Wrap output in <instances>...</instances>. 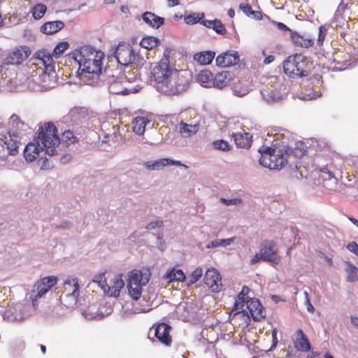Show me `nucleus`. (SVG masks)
I'll list each match as a JSON object with an SVG mask.
<instances>
[{
	"label": "nucleus",
	"mask_w": 358,
	"mask_h": 358,
	"mask_svg": "<svg viewBox=\"0 0 358 358\" xmlns=\"http://www.w3.org/2000/svg\"><path fill=\"white\" fill-rule=\"evenodd\" d=\"M172 50L166 48L164 57L152 72L150 83L159 92L166 95H175L185 92L190 81V73L187 70L178 71L172 67L169 57Z\"/></svg>",
	"instance_id": "nucleus-1"
},
{
	"label": "nucleus",
	"mask_w": 358,
	"mask_h": 358,
	"mask_svg": "<svg viewBox=\"0 0 358 358\" xmlns=\"http://www.w3.org/2000/svg\"><path fill=\"white\" fill-rule=\"evenodd\" d=\"M250 289L243 286L235 300L229 317L232 320H242L243 324L248 325L250 317L254 321H261L265 317V310L257 299L248 296Z\"/></svg>",
	"instance_id": "nucleus-2"
},
{
	"label": "nucleus",
	"mask_w": 358,
	"mask_h": 358,
	"mask_svg": "<svg viewBox=\"0 0 358 358\" xmlns=\"http://www.w3.org/2000/svg\"><path fill=\"white\" fill-rule=\"evenodd\" d=\"M262 155L259 164L270 170H280L287 164V157L292 153V148L284 142L275 143L271 147L262 146L259 149Z\"/></svg>",
	"instance_id": "nucleus-3"
},
{
	"label": "nucleus",
	"mask_w": 358,
	"mask_h": 358,
	"mask_svg": "<svg viewBox=\"0 0 358 358\" xmlns=\"http://www.w3.org/2000/svg\"><path fill=\"white\" fill-rule=\"evenodd\" d=\"M87 110L85 108L75 107L61 120L64 131L61 134H82L87 132L89 126Z\"/></svg>",
	"instance_id": "nucleus-4"
},
{
	"label": "nucleus",
	"mask_w": 358,
	"mask_h": 358,
	"mask_svg": "<svg viewBox=\"0 0 358 358\" xmlns=\"http://www.w3.org/2000/svg\"><path fill=\"white\" fill-rule=\"evenodd\" d=\"M99 81L108 85L109 92L113 94L127 95L137 92L134 88L127 87L129 81L124 73L110 66L104 69Z\"/></svg>",
	"instance_id": "nucleus-5"
},
{
	"label": "nucleus",
	"mask_w": 358,
	"mask_h": 358,
	"mask_svg": "<svg viewBox=\"0 0 358 358\" xmlns=\"http://www.w3.org/2000/svg\"><path fill=\"white\" fill-rule=\"evenodd\" d=\"M285 73L292 78L306 77L310 73V66L306 57L301 54L291 55L283 62Z\"/></svg>",
	"instance_id": "nucleus-6"
},
{
	"label": "nucleus",
	"mask_w": 358,
	"mask_h": 358,
	"mask_svg": "<svg viewBox=\"0 0 358 358\" xmlns=\"http://www.w3.org/2000/svg\"><path fill=\"white\" fill-rule=\"evenodd\" d=\"M103 58L95 57L93 59L84 58L82 62H77L79 65L78 72L85 79L87 85H92L99 83L101 78V60Z\"/></svg>",
	"instance_id": "nucleus-7"
},
{
	"label": "nucleus",
	"mask_w": 358,
	"mask_h": 358,
	"mask_svg": "<svg viewBox=\"0 0 358 358\" xmlns=\"http://www.w3.org/2000/svg\"><path fill=\"white\" fill-rule=\"evenodd\" d=\"M59 136H37L39 140L41 147L43 148V152L50 156L57 154V150H62V148L69 146L71 144L78 142L76 136H62L66 139L60 138Z\"/></svg>",
	"instance_id": "nucleus-8"
},
{
	"label": "nucleus",
	"mask_w": 358,
	"mask_h": 358,
	"mask_svg": "<svg viewBox=\"0 0 358 358\" xmlns=\"http://www.w3.org/2000/svg\"><path fill=\"white\" fill-rule=\"evenodd\" d=\"M93 282H96L106 294L113 297L119 296L120 290L124 285L122 274L114 275L110 284H108L105 273H99L94 277Z\"/></svg>",
	"instance_id": "nucleus-9"
},
{
	"label": "nucleus",
	"mask_w": 358,
	"mask_h": 358,
	"mask_svg": "<svg viewBox=\"0 0 358 358\" xmlns=\"http://www.w3.org/2000/svg\"><path fill=\"white\" fill-rule=\"evenodd\" d=\"M63 287L66 294L64 297H61L62 302L67 308H71L76 304L80 295L78 279L74 276H69L64 280Z\"/></svg>",
	"instance_id": "nucleus-10"
},
{
	"label": "nucleus",
	"mask_w": 358,
	"mask_h": 358,
	"mask_svg": "<svg viewBox=\"0 0 358 358\" xmlns=\"http://www.w3.org/2000/svg\"><path fill=\"white\" fill-rule=\"evenodd\" d=\"M57 282V278L55 276H48L43 278L34 284L32 289V305L34 307L37 306L38 299L45 295L52 287Z\"/></svg>",
	"instance_id": "nucleus-11"
},
{
	"label": "nucleus",
	"mask_w": 358,
	"mask_h": 358,
	"mask_svg": "<svg viewBox=\"0 0 358 358\" xmlns=\"http://www.w3.org/2000/svg\"><path fill=\"white\" fill-rule=\"evenodd\" d=\"M115 56L117 62L124 66L133 63L136 57H138L135 55L131 46L126 43L118 45L115 52Z\"/></svg>",
	"instance_id": "nucleus-12"
},
{
	"label": "nucleus",
	"mask_w": 358,
	"mask_h": 358,
	"mask_svg": "<svg viewBox=\"0 0 358 358\" xmlns=\"http://www.w3.org/2000/svg\"><path fill=\"white\" fill-rule=\"evenodd\" d=\"M155 330V337L159 342L166 347H171L173 339L171 335V327L165 322L155 324L151 329Z\"/></svg>",
	"instance_id": "nucleus-13"
},
{
	"label": "nucleus",
	"mask_w": 358,
	"mask_h": 358,
	"mask_svg": "<svg viewBox=\"0 0 358 358\" xmlns=\"http://www.w3.org/2000/svg\"><path fill=\"white\" fill-rule=\"evenodd\" d=\"M275 243L273 241H266L260 248L261 259L270 262L273 264H279L280 257L278 255L275 249Z\"/></svg>",
	"instance_id": "nucleus-14"
},
{
	"label": "nucleus",
	"mask_w": 358,
	"mask_h": 358,
	"mask_svg": "<svg viewBox=\"0 0 358 358\" xmlns=\"http://www.w3.org/2000/svg\"><path fill=\"white\" fill-rule=\"evenodd\" d=\"M203 282L213 292H220L222 287L221 275L215 268H208L206 271Z\"/></svg>",
	"instance_id": "nucleus-15"
},
{
	"label": "nucleus",
	"mask_w": 358,
	"mask_h": 358,
	"mask_svg": "<svg viewBox=\"0 0 358 358\" xmlns=\"http://www.w3.org/2000/svg\"><path fill=\"white\" fill-rule=\"evenodd\" d=\"M104 55L101 52H97L90 45H85L79 49H76L72 54V57L76 62H80L84 58L93 59L95 57L103 58Z\"/></svg>",
	"instance_id": "nucleus-16"
},
{
	"label": "nucleus",
	"mask_w": 358,
	"mask_h": 358,
	"mask_svg": "<svg viewBox=\"0 0 358 358\" xmlns=\"http://www.w3.org/2000/svg\"><path fill=\"white\" fill-rule=\"evenodd\" d=\"M318 178L322 181L323 186L329 190H334L338 183V179L334 173L325 166L317 169Z\"/></svg>",
	"instance_id": "nucleus-17"
},
{
	"label": "nucleus",
	"mask_w": 358,
	"mask_h": 358,
	"mask_svg": "<svg viewBox=\"0 0 358 358\" xmlns=\"http://www.w3.org/2000/svg\"><path fill=\"white\" fill-rule=\"evenodd\" d=\"M239 62V55L237 51L228 50L219 55L215 59L217 66L225 68L232 66Z\"/></svg>",
	"instance_id": "nucleus-18"
},
{
	"label": "nucleus",
	"mask_w": 358,
	"mask_h": 358,
	"mask_svg": "<svg viewBox=\"0 0 358 358\" xmlns=\"http://www.w3.org/2000/svg\"><path fill=\"white\" fill-rule=\"evenodd\" d=\"M28 128V124L18 115L13 114L8 119L7 134H18L22 131H27Z\"/></svg>",
	"instance_id": "nucleus-19"
},
{
	"label": "nucleus",
	"mask_w": 358,
	"mask_h": 358,
	"mask_svg": "<svg viewBox=\"0 0 358 358\" xmlns=\"http://www.w3.org/2000/svg\"><path fill=\"white\" fill-rule=\"evenodd\" d=\"M43 152V148L41 147L39 140L35 138L34 142L29 143L24 150V157L28 162H32L39 158L40 154Z\"/></svg>",
	"instance_id": "nucleus-20"
},
{
	"label": "nucleus",
	"mask_w": 358,
	"mask_h": 358,
	"mask_svg": "<svg viewBox=\"0 0 358 358\" xmlns=\"http://www.w3.org/2000/svg\"><path fill=\"white\" fill-rule=\"evenodd\" d=\"M30 55V50L26 46L17 48L10 52L5 59L7 64H19Z\"/></svg>",
	"instance_id": "nucleus-21"
},
{
	"label": "nucleus",
	"mask_w": 358,
	"mask_h": 358,
	"mask_svg": "<svg viewBox=\"0 0 358 358\" xmlns=\"http://www.w3.org/2000/svg\"><path fill=\"white\" fill-rule=\"evenodd\" d=\"M148 272H142L138 269L132 270L128 277L127 286L132 285H145L150 280Z\"/></svg>",
	"instance_id": "nucleus-22"
},
{
	"label": "nucleus",
	"mask_w": 358,
	"mask_h": 358,
	"mask_svg": "<svg viewBox=\"0 0 358 358\" xmlns=\"http://www.w3.org/2000/svg\"><path fill=\"white\" fill-rule=\"evenodd\" d=\"M0 144L6 149L9 155H14L17 152L20 145L19 136H3Z\"/></svg>",
	"instance_id": "nucleus-23"
},
{
	"label": "nucleus",
	"mask_w": 358,
	"mask_h": 358,
	"mask_svg": "<svg viewBox=\"0 0 358 358\" xmlns=\"http://www.w3.org/2000/svg\"><path fill=\"white\" fill-rule=\"evenodd\" d=\"M293 343L294 348L299 351L308 352L310 350L309 340L301 329L296 331Z\"/></svg>",
	"instance_id": "nucleus-24"
},
{
	"label": "nucleus",
	"mask_w": 358,
	"mask_h": 358,
	"mask_svg": "<svg viewBox=\"0 0 358 358\" xmlns=\"http://www.w3.org/2000/svg\"><path fill=\"white\" fill-rule=\"evenodd\" d=\"M52 57L49 53H46L45 57L43 59L41 63L45 66V74L43 75V86L46 88H52L54 86L51 83H46V79L50 78L51 76L55 77V72L53 70L54 66L52 65Z\"/></svg>",
	"instance_id": "nucleus-25"
},
{
	"label": "nucleus",
	"mask_w": 358,
	"mask_h": 358,
	"mask_svg": "<svg viewBox=\"0 0 358 358\" xmlns=\"http://www.w3.org/2000/svg\"><path fill=\"white\" fill-rule=\"evenodd\" d=\"M59 128L62 133L64 131V125L61 124V120L57 122V125L52 122H47L43 125H39L35 134H58Z\"/></svg>",
	"instance_id": "nucleus-26"
},
{
	"label": "nucleus",
	"mask_w": 358,
	"mask_h": 358,
	"mask_svg": "<svg viewBox=\"0 0 358 358\" xmlns=\"http://www.w3.org/2000/svg\"><path fill=\"white\" fill-rule=\"evenodd\" d=\"M231 79V73L229 71H222L213 77L212 86L218 89H222L229 84Z\"/></svg>",
	"instance_id": "nucleus-27"
},
{
	"label": "nucleus",
	"mask_w": 358,
	"mask_h": 358,
	"mask_svg": "<svg viewBox=\"0 0 358 358\" xmlns=\"http://www.w3.org/2000/svg\"><path fill=\"white\" fill-rule=\"evenodd\" d=\"M143 20L149 26L155 29L159 28L164 23V18L156 15L152 12H145L142 15Z\"/></svg>",
	"instance_id": "nucleus-28"
},
{
	"label": "nucleus",
	"mask_w": 358,
	"mask_h": 358,
	"mask_svg": "<svg viewBox=\"0 0 358 358\" xmlns=\"http://www.w3.org/2000/svg\"><path fill=\"white\" fill-rule=\"evenodd\" d=\"M153 126V122L145 117H137L132 122V129L136 134H144L147 125Z\"/></svg>",
	"instance_id": "nucleus-29"
},
{
	"label": "nucleus",
	"mask_w": 358,
	"mask_h": 358,
	"mask_svg": "<svg viewBox=\"0 0 358 358\" xmlns=\"http://www.w3.org/2000/svg\"><path fill=\"white\" fill-rule=\"evenodd\" d=\"M64 27V23L61 20L50 21L44 23L40 28L42 33L53 34L61 30Z\"/></svg>",
	"instance_id": "nucleus-30"
},
{
	"label": "nucleus",
	"mask_w": 358,
	"mask_h": 358,
	"mask_svg": "<svg viewBox=\"0 0 358 358\" xmlns=\"http://www.w3.org/2000/svg\"><path fill=\"white\" fill-rule=\"evenodd\" d=\"M168 164L181 166L182 164L179 161H173L168 158H162L155 162L149 161L145 162V166L149 170L159 169L161 167Z\"/></svg>",
	"instance_id": "nucleus-31"
},
{
	"label": "nucleus",
	"mask_w": 358,
	"mask_h": 358,
	"mask_svg": "<svg viewBox=\"0 0 358 358\" xmlns=\"http://www.w3.org/2000/svg\"><path fill=\"white\" fill-rule=\"evenodd\" d=\"M261 94L267 103L277 102L282 99V95L278 91L268 87L263 89Z\"/></svg>",
	"instance_id": "nucleus-32"
},
{
	"label": "nucleus",
	"mask_w": 358,
	"mask_h": 358,
	"mask_svg": "<svg viewBox=\"0 0 358 358\" xmlns=\"http://www.w3.org/2000/svg\"><path fill=\"white\" fill-rule=\"evenodd\" d=\"M215 52L208 50L194 54V59L201 65H207L212 62L215 58Z\"/></svg>",
	"instance_id": "nucleus-33"
},
{
	"label": "nucleus",
	"mask_w": 358,
	"mask_h": 358,
	"mask_svg": "<svg viewBox=\"0 0 358 358\" xmlns=\"http://www.w3.org/2000/svg\"><path fill=\"white\" fill-rule=\"evenodd\" d=\"M213 78V74L208 69L201 70L196 76L198 83L205 87H212Z\"/></svg>",
	"instance_id": "nucleus-34"
},
{
	"label": "nucleus",
	"mask_w": 358,
	"mask_h": 358,
	"mask_svg": "<svg viewBox=\"0 0 358 358\" xmlns=\"http://www.w3.org/2000/svg\"><path fill=\"white\" fill-rule=\"evenodd\" d=\"M291 38L293 43L299 47L309 48L313 45V41L310 38H306L296 31H292Z\"/></svg>",
	"instance_id": "nucleus-35"
},
{
	"label": "nucleus",
	"mask_w": 358,
	"mask_h": 358,
	"mask_svg": "<svg viewBox=\"0 0 358 358\" xmlns=\"http://www.w3.org/2000/svg\"><path fill=\"white\" fill-rule=\"evenodd\" d=\"M164 278L168 280L169 282H183L185 280V275L181 269L173 268L165 274Z\"/></svg>",
	"instance_id": "nucleus-36"
},
{
	"label": "nucleus",
	"mask_w": 358,
	"mask_h": 358,
	"mask_svg": "<svg viewBox=\"0 0 358 358\" xmlns=\"http://www.w3.org/2000/svg\"><path fill=\"white\" fill-rule=\"evenodd\" d=\"M310 83L313 88V94L310 96V99H315L321 96L322 92L320 89L318 90L317 88H320L322 85L323 81L322 80V76L317 74L315 75L310 80Z\"/></svg>",
	"instance_id": "nucleus-37"
},
{
	"label": "nucleus",
	"mask_w": 358,
	"mask_h": 358,
	"mask_svg": "<svg viewBox=\"0 0 358 358\" xmlns=\"http://www.w3.org/2000/svg\"><path fill=\"white\" fill-rule=\"evenodd\" d=\"M235 144L241 148L248 149L251 146L252 136H232Z\"/></svg>",
	"instance_id": "nucleus-38"
},
{
	"label": "nucleus",
	"mask_w": 358,
	"mask_h": 358,
	"mask_svg": "<svg viewBox=\"0 0 358 358\" xmlns=\"http://www.w3.org/2000/svg\"><path fill=\"white\" fill-rule=\"evenodd\" d=\"M291 148L292 153L298 158H301L308 153V146L302 141H296L294 146Z\"/></svg>",
	"instance_id": "nucleus-39"
},
{
	"label": "nucleus",
	"mask_w": 358,
	"mask_h": 358,
	"mask_svg": "<svg viewBox=\"0 0 358 358\" xmlns=\"http://www.w3.org/2000/svg\"><path fill=\"white\" fill-rule=\"evenodd\" d=\"M159 43V38L154 36H148L141 41L140 45L146 50H150L156 47Z\"/></svg>",
	"instance_id": "nucleus-40"
},
{
	"label": "nucleus",
	"mask_w": 358,
	"mask_h": 358,
	"mask_svg": "<svg viewBox=\"0 0 358 358\" xmlns=\"http://www.w3.org/2000/svg\"><path fill=\"white\" fill-rule=\"evenodd\" d=\"M347 273V280L354 282L358 280V268L352 264H348L345 269Z\"/></svg>",
	"instance_id": "nucleus-41"
},
{
	"label": "nucleus",
	"mask_w": 358,
	"mask_h": 358,
	"mask_svg": "<svg viewBox=\"0 0 358 358\" xmlns=\"http://www.w3.org/2000/svg\"><path fill=\"white\" fill-rule=\"evenodd\" d=\"M205 17L203 13H192L189 15H185L184 17V20L187 24H194L201 22L202 19Z\"/></svg>",
	"instance_id": "nucleus-42"
},
{
	"label": "nucleus",
	"mask_w": 358,
	"mask_h": 358,
	"mask_svg": "<svg viewBox=\"0 0 358 358\" xmlns=\"http://www.w3.org/2000/svg\"><path fill=\"white\" fill-rule=\"evenodd\" d=\"M47 7L43 3L36 4L31 10L32 16L35 20H40L45 13Z\"/></svg>",
	"instance_id": "nucleus-43"
},
{
	"label": "nucleus",
	"mask_w": 358,
	"mask_h": 358,
	"mask_svg": "<svg viewBox=\"0 0 358 358\" xmlns=\"http://www.w3.org/2000/svg\"><path fill=\"white\" fill-rule=\"evenodd\" d=\"M180 132L187 133L188 134H195L199 129V125L197 124H187L181 122L180 124Z\"/></svg>",
	"instance_id": "nucleus-44"
},
{
	"label": "nucleus",
	"mask_w": 358,
	"mask_h": 358,
	"mask_svg": "<svg viewBox=\"0 0 358 358\" xmlns=\"http://www.w3.org/2000/svg\"><path fill=\"white\" fill-rule=\"evenodd\" d=\"M143 285H132L131 286H127L128 291L130 296L134 300H138L142 294V287Z\"/></svg>",
	"instance_id": "nucleus-45"
},
{
	"label": "nucleus",
	"mask_w": 358,
	"mask_h": 358,
	"mask_svg": "<svg viewBox=\"0 0 358 358\" xmlns=\"http://www.w3.org/2000/svg\"><path fill=\"white\" fill-rule=\"evenodd\" d=\"M69 44L67 42H59L54 48L52 55L59 57L69 48Z\"/></svg>",
	"instance_id": "nucleus-46"
},
{
	"label": "nucleus",
	"mask_w": 358,
	"mask_h": 358,
	"mask_svg": "<svg viewBox=\"0 0 358 358\" xmlns=\"http://www.w3.org/2000/svg\"><path fill=\"white\" fill-rule=\"evenodd\" d=\"M217 34L224 35L227 33L224 25L219 20H215V24L212 28Z\"/></svg>",
	"instance_id": "nucleus-47"
},
{
	"label": "nucleus",
	"mask_w": 358,
	"mask_h": 358,
	"mask_svg": "<svg viewBox=\"0 0 358 358\" xmlns=\"http://www.w3.org/2000/svg\"><path fill=\"white\" fill-rule=\"evenodd\" d=\"M214 148L220 150H229V144L227 141L224 140H217L213 143Z\"/></svg>",
	"instance_id": "nucleus-48"
},
{
	"label": "nucleus",
	"mask_w": 358,
	"mask_h": 358,
	"mask_svg": "<svg viewBox=\"0 0 358 358\" xmlns=\"http://www.w3.org/2000/svg\"><path fill=\"white\" fill-rule=\"evenodd\" d=\"M203 271L201 268H196L192 271L190 275L189 282L192 284L196 282L202 276Z\"/></svg>",
	"instance_id": "nucleus-49"
},
{
	"label": "nucleus",
	"mask_w": 358,
	"mask_h": 358,
	"mask_svg": "<svg viewBox=\"0 0 358 358\" xmlns=\"http://www.w3.org/2000/svg\"><path fill=\"white\" fill-rule=\"evenodd\" d=\"M350 0H342L340 4L338 6V8L336 11V16L342 15L343 13L347 8L348 4Z\"/></svg>",
	"instance_id": "nucleus-50"
},
{
	"label": "nucleus",
	"mask_w": 358,
	"mask_h": 358,
	"mask_svg": "<svg viewBox=\"0 0 358 358\" xmlns=\"http://www.w3.org/2000/svg\"><path fill=\"white\" fill-rule=\"evenodd\" d=\"M38 164L41 166V169H48L50 168V164L46 157H41L38 159Z\"/></svg>",
	"instance_id": "nucleus-51"
},
{
	"label": "nucleus",
	"mask_w": 358,
	"mask_h": 358,
	"mask_svg": "<svg viewBox=\"0 0 358 358\" xmlns=\"http://www.w3.org/2000/svg\"><path fill=\"white\" fill-rule=\"evenodd\" d=\"M220 201L226 204L227 206L229 205H238L242 203V200L241 199H227L224 198H221Z\"/></svg>",
	"instance_id": "nucleus-52"
},
{
	"label": "nucleus",
	"mask_w": 358,
	"mask_h": 358,
	"mask_svg": "<svg viewBox=\"0 0 358 358\" xmlns=\"http://www.w3.org/2000/svg\"><path fill=\"white\" fill-rule=\"evenodd\" d=\"M326 34H327V29L323 26H320L319 28V34H318V38H317L318 44H322L323 43Z\"/></svg>",
	"instance_id": "nucleus-53"
},
{
	"label": "nucleus",
	"mask_w": 358,
	"mask_h": 358,
	"mask_svg": "<svg viewBox=\"0 0 358 358\" xmlns=\"http://www.w3.org/2000/svg\"><path fill=\"white\" fill-rule=\"evenodd\" d=\"M164 225V222L162 220H157L154 222H151L147 224L146 229L148 230L154 229L157 227H162Z\"/></svg>",
	"instance_id": "nucleus-54"
},
{
	"label": "nucleus",
	"mask_w": 358,
	"mask_h": 358,
	"mask_svg": "<svg viewBox=\"0 0 358 358\" xmlns=\"http://www.w3.org/2000/svg\"><path fill=\"white\" fill-rule=\"evenodd\" d=\"M347 249L358 256V245L355 242H351L348 243L347 245Z\"/></svg>",
	"instance_id": "nucleus-55"
},
{
	"label": "nucleus",
	"mask_w": 358,
	"mask_h": 358,
	"mask_svg": "<svg viewBox=\"0 0 358 358\" xmlns=\"http://www.w3.org/2000/svg\"><path fill=\"white\" fill-rule=\"evenodd\" d=\"M240 9L247 15L250 16V13L252 11V7L249 4H240Z\"/></svg>",
	"instance_id": "nucleus-56"
},
{
	"label": "nucleus",
	"mask_w": 358,
	"mask_h": 358,
	"mask_svg": "<svg viewBox=\"0 0 358 358\" xmlns=\"http://www.w3.org/2000/svg\"><path fill=\"white\" fill-rule=\"evenodd\" d=\"M272 342L273 343L271 345V347L270 348V350H272L273 349L275 348L278 342L277 338V332L275 329L273 330L272 331Z\"/></svg>",
	"instance_id": "nucleus-57"
},
{
	"label": "nucleus",
	"mask_w": 358,
	"mask_h": 358,
	"mask_svg": "<svg viewBox=\"0 0 358 358\" xmlns=\"http://www.w3.org/2000/svg\"><path fill=\"white\" fill-rule=\"evenodd\" d=\"M215 20H203L202 19L200 22V24L205 26L207 28H213V24H215Z\"/></svg>",
	"instance_id": "nucleus-58"
},
{
	"label": "nucleus",
	"mask_w": 358,
	"mask_h": 358,
	"mask_svg": "<svg viewBox=\"0 0 358 358\" xmlns=\"http://www.w3.org/2000/svg\"><path fill=\"white\" fill-rule=\"evenodd\" d=\"M275 24L276 25V27L280 29V30H282V31H289L290 32V34H292V31H293L292 30H291L286 24H285L284 23L282 22H274Z\"/></svg>",
	"instance_id": "nucleus-59"
},
{
	"label": "nucleus",
	"mask_w": 358,
	"mask_h": 358,
	"mask_svg": "<svg viewBox=\"0 0 358 358\" xmlns=\"http://www.w3.org/2000/svg\"><path fill=\"white\" fill-rule=\"evenodd\" d=\"M47 53L46 51L45 50H39V51H37L35 54V56H36V59L39 60L41 62H42L43 59L45 57V54Z\"/></svg>",
	"instance_id": "nucleus-60"
},
{
	"label": "nucleus",
	"mask_w": 358,
	"mask_h": 358,
	"mask_svg": "<svg viewBox=\"0 0 358 358\" xmlns=\"http://www.w3.org/2000/svg\"><path fill=\"white\" fill-rule=\"evenodd\" d=\"M235 240V238H226V239H220V241L221 243H222V246L229 245L231 243H232Z\"/></svg>",
	"instance_id": "nucleus-61"
},
{
	"label": "nucleus",
	"mask_w": 358,
	"mask_h": 358,
	"mask_svg": "<svg viewBox=\"0 0 358 358\" xmlns=\"http://www.w3.org/2000/svg\"><path fill=\"white\" fill-rule=\"evenodd\" d=\"M220 240V239H216V240H214V241H211L210 243V245H208V248H210V246L213 247V248H217V247L222 246V243H221Z\"/></svg>",
	"instance_id": "nucleus-62"
},
{
	"label": "nucleus",
	"mask_w": 358,
	"mask_h": 358,
	"mask_svg": "<svg viewBox=\"0 0 358 358\" xmlns=\"http://www.w3.org/2000/svg\"><path fill=\"white\" fill-rule=\"evenodd\" d=\"M250 15H252L253 18L256 20H261L262 17V13L259 11H255L252 10Z\"/></svg>",
	"instance_id": "nucleus-63"
},
{
	"label": "nucleus",
	"mask_w": 358,
	"mask_h": 358,
	"mask_svg": "<svg viewBox=\"0 0 358 358\" xmlns=\"http://www.w3.org/2000/svg\"><path fill=\"white\" fill-rule=\"evenodd\" d=\"M71 156L70 155H64L61 157L60 161L62 163L66 164L69 162L71 160Z\"/></svg>",
	"instance_id": "nucleus-64"
}]
</instances>
